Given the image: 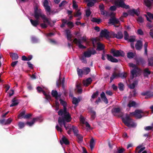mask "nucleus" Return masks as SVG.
<instances>
[{
	"label": "nucleus",
	"instance_id": "obj_9",
	"mask_svg": "<svg viewBox=\"0 0 153 153\" xmlns=\"http://www.w3.org/2000/svg\"><path fill=\"white\" fill-rule=\"evenodd\" d=\"M111 38H116L118 39H122L123 37L122 33L120 31H118L117 33H115L114 32L111 31Z\"/></svg>",
	"mask_w": 153,
	"mask_h": 153
},
{
	"label": "nucleus",
	"instance_id": "obj_10",
	"mask_svg": "<svg viewBox=\"0 0 153 153\" xmlns=\"http://www.w3.org/2000/svg\"><path fill=\"white\" fill-rule=\"evenodd\" d=\"M141 95L143 96H146V97H145V99H148L149 98L153 97V91H147L143 92L141 93Z\"/></svg>",
	"mask_w": 153,
	"mask_h": 153
},
{
	"label": "nucleus",
	"instance_id": "obj_34",
	"mask_svg": "<svg viewBox=\"0 0 153 153\" xmlns=\"http://www.w3.org/2000/svg\"><path fill=\"white\" fill-rule=\"evenodd\" d=\"M86 57H85L83 55L79 56V59L82 62L85 64L87 63V60L85 58Z\"/></svg>",
	"mask_w": 153,
	"mask_h": 153
},
{
	"label": "nucleus",
	"instance_id": "obj_57",
	"mask_svg": "<svg viewBox=\"0 0 153 153\" xmlns=\"http://www.w3.org/2000/svg\"><path fill=\"white\" fill-rule=\"evenodd\" d=\"M135 39V36H132L130 37V38L128 39V41L129 42H134Z\"/></svg>",
	"mask_w": 153,
	"mask_h": 153
},
{
	"label": "nucleus",
	"instance_id": "obj_52",
	"mask_svg": "<svg viewBox=\"0 0 153 153\" xmlns=\"http://www.w3.org/2000/svg\"><path fill=\"white\" fill-rule=\"evenodd\" d=\"M82 13L80 11V10H78L74 14V16L75 17H79L81 15Z\"/></svg>",
	"mask_w": 153,
	"mask_h": 153
},
{
	"label": "nucleus",
	"instance_id": "obj_45",
	"mask_svg": "<svg viewBox=\"0 0 153 153\" xmlns=\"http://www.w3.org/2000/svg\"><path fill=\"white\" fill-rule=\"evenodd\" d=\"M90 112L91 113V118L92 120H93L96 117V112L92 109H91Z\"/></svg>",
	"mask_w": 153,
	"mask_h": 153
},
{
	"label": "nucleus",
	"instance_id": "obj_38",
	"mask_svg": "<svg viewBox=\"0 0 153 153\" xmlns=\"http://www.w3.org/2000/svg\"><path fill=\"white\" fill-rule=\"evenodd\" d=\"M91 50L85 51L83 53V55L85 56V57H89L91 55Z\"/></svg>",
	"mask_w": 153,
	"mask_h": 153
},
{
	"label": "nucleus",
	"instance_id": "obj_24",
	"mask_svg": "<svg viewBox=\"0 0 153 153\" xmlns=\"http://www.w3.org/2000/svg\"><path fill=\"white\" fill-rule=\"evenodd\" d=\"M75 136L76 137V140L78 143H81L82 142L83 137L81 134L79 133Z\"/></svg>",
	"mask_w": 153,
	"mask_h": 153
},
{
	"label": "nucleus",
	"instance_id": "obj_33",
	"mask_svg": "<svg viewBox=\"0 0 153 153\" xmlns=\"http://www.w3.org/2000/svg\"><path fill=\"white\" fill-rule=\"evenodd\" d=\"M145 5L148 8H150L152 4V2L149 0H144Z\"/></svg>",
	"mask_w": 153,
	"mask_h": 153
},
{
	"label": "nucleus",
	"instance_id": "obj_55",
	"mask_svg": "<svg viewBox=\"0 0 153 153\" xmlns=\"http://www.w3.org/2000/svg\"><path fill=\"white\" fill-rule=\"evenodd\" d=\"M62 24L61 25L60 27L61 28H63L65 26V24L67 23V20L65 19H62Z\"/></svg>",
	"mask_w": 153,
	"mask_h": 153
},
{
	"label": "nucleus",
	"instance_id": "obj_30",
	"mask_svg": "<svg viewBox=\"0 0 153 153\" xmlns=\"http://www.w3.org/2000/svg\"><path fill=\"white\" fill-rule=\"evenodd\" d=\"M117 77H119V73L117 74L115 72H114L110 77V82H111L114 78Z\"/></svg>",
	"mask_w": 153,
	"mask_h": 153
},
{
	"label": "nucleus",
	"instance_id": "obj_49",
	"mask_svg": "<svg viewBox=\"0 0 153 153\" xmlns=\"http://www.w3.org/2000/svg\"><path fill=\"white\" fill-rule=\"evenodd\" d=\"M86 1L88 2L87 3V6L89 7H92L94 5V3L93 2L90 1L89 0H87Z\"/></svg>",
	"mask_w": 153,
	"mask_h": 153
},
{
	"label": "nucleus",
	"instance_id": "obj_31",
	"mask_svg": "<svg viewBox=\"0 0 153 153\" xmlns=\"http://www.w3.org/2000/svg\"><path fill=\"white\" fill-rule=\"evenodd\" d=\"M148 66L153 67V56H152L148 59Z\"/></svg>",
	"mask_w": 153,
	"mask_h": 153
},
{
	"label": "nucleus",
	"instance_id": "obj_18",
	"mask_svg": "<svg viewBox=\"0 0 153 153\" xmlns=\"http://www.w3.org/2000/svg\"><path fill=\"white\" fill-rule=\"evenodd\" d=\"M65 82V78H63L62 81L60 77H59L58 81L56 82V85L58 87H59L60 85H62V87L63 88L64 86V83Z\"/></svg>",
	"mask_w": 153,
	"mask_h": 153
},
{
	"label": "nucleus",
	"instance_id": "obj_48",
	"mask_svg": "<svg viewBox=\"0 0 153 153\" xmlns=\"http://www.w3.org/2000/svg\"><path fill=\"white\" fill-rule=\"evenodd\" d=\"M127 56L128 58L131 59L134 57V55L133 53L132 52H129L127 53Z\"/></svg>",
	"mask_w": 153,
	"mask_h": 153
},
{
	"label": "nucleus",
	"instance_id": "obj_7",
	"mask_svg": "<svg viewBox=\"0 0 153 153\" xmlns=\"http://www.w3.org/2000/svg\"><path fill=\"white\" fill-rule=\"evenodd\" d=\"M111 31L109 32L107 30L104 29L101 31L100 35L102 37H104L107 39L111 38Z\"/></svg>",
	"mask_w": 153,
	"mask_h": 153
},
{
	"label": "nucleus",
	"instance_id": "obj_3",
	"mask_svg": "<svg viewBox=\"0 0 153 153\" xmlns=\"http://www.w3.org/2000/svg\"><path fill=\"white\" fill-rule=\"evenodd\" d=\"M126 0H111V1L117 7L126 9H128L130 8L128 5H126L124 1Z\"/></svg>",
	"mask_w": 153,
	"mask_h": 153
},
{
	"label": "nucleus",
	"instance_id": "obj_36",
	"mask_svg": "<svg viewBox=\"0 0 153 153\" xmlns=\"http://www.w3.org/2000/svg\"><path fill=\"white\" fill-rule=\"evenodd\" d=\"M71 129L73 131L74 136L79 134V131L77 127L74 126H72Z\"/></svg>",
	"mask_w": 153,
	"mask_h": 153
},
{
	"label": "nucleus",
	"instance_id": "obj_6",
	"mask_svg": "<svg viewBox=\"0 0 153 153\" xmlns=\"http://www.w3.org/2000/svg\"><path fill=\"white\" fill-rule=\"evenodd\" d=\"M111 53H112L113 56L114 57H123L125 55L124 52L122 51L116 50L114 48H112L111 50Z\"/></svg>",
	"mask_w": 153,
	"mask_h": 153
},
{
	"label": "nucleus",
	"instance_id": "obj_23",
	"mask_svg": "<svg viewBox=\"0 0 153 153\" xmlns=\"http://www.w3.org/2000/svg\"><path fill=\"white\" fill-rule=\"evenodd\" d=\"M92 82V80L91 78L89 77L87 78L86 80L83 81V84L84 86H88Z\"/></svg>",
	"mask_w": 153,
	"mask_h": 153
},
{
	"label": "nucleus",
	"instance_id": "obj_2",
	"mask_svg": "<svg viewBox=\"0 0 153 153\" xmlns=\"http://www.w3.org/2000/svg\"><path fill=\"white\" fill-rule=\"evenodd\" d=\"M122 120L123 122L127 127H135L137 126V124L127 114L125 118H122Z\"/></svg>",
	"mask_w": 153,
	"mask_h": 153
},
{
	"label": "nucleus",
	"instance_id": "obj_35",
	"mask_svg": "<svg viewBox=\"0 0 153 153\" xmlns=\"http://www.w3.org/2000/svg\"><path fill=\"white\" fill-rule=\"evenodd\" d=\"M104 47L102 44L98 43L97 44V50L98 51H102L104 49Z\"/></svg>",
	"mask_w": 153,
	"mask_h": 153
},
{
	"label": "nucleus",
	"instance_id": "obj_29",
	"mask_svg": "<svg viewBox=\"0 0 153 153\" xmlns=\"http://www.w3.org/2000/svg\"><path fill=\"white\" fill-rule=\"evenodd\" d=\"M10 56L13 60H17L19 58L18 55L16 53H10Z\"/></svg>",
	"mask_w": 153,
	"mask_h": 153
},
{
	"label": "nucleus",
	"instance_id": "obj_8",
	"mask_svg": "<svg viewBox=\"0 0 153 153\" xmlns=\"http://www.w3.org/2000/svg\"><path fill=\"white\" fill-rule=\"evenodd\" d=\"M143 114L144 113L142 110L137 109L131 113L130 114L131 116H134L137 119H140L142 117L141 114Z\"/></svg>",
	"mask_w": 153,
	"mask_h": 153
},
{
	"label": "nucleus",
	"instance_id": "obj_17",
	"mask_svg": "<svg viewBox=\"0 0 153 153\" xmlns=\"http://www.w3.org/2000/svg\"><path fill=\"white\" fill-rule=\"evenodd\" d=\"M43 6L46 10L48 12H51L50 7L48 5V2L47 0H45L43 3Z\"/></svg>",
	"mask_w": 153,
	"mask_h": 153
},
{
	"label": "nucleus",
	"instance_id": "obj_40",
	"mask_svg": "<svg viewBox=\"0 0 153 153\" xmlns=\"http://www.w3.org/2000/svg\"><path fill=\"white\" fill-rule=\"evenodd\" d=\"M91 21L93 22H95L99 24L102 22L101 19L100 18L97 19L95 18H93L91 19Z\"/></svg>",
	"mask_w": 153,
	"mask_h": 153
},
{
	"label": "nucleus",
	"instance_id": "obj_16",
	"mask_svg": "<svg viewBox=\"0 0 153 153\" xmlns=\"http://www.w3.org/2000/svg\"><path fill=\"white\" fill-rule=\"evenodd\" d=\"M106 56L107 57V59L108 60L112 62L116 63L118 62V60L117 59L114 58L111 55L107 54Z\"/></svg>",
	"mask_w": 153,
	"mask_h": 153
},
{
	"label": "nucleus",
	"instance_id": "obj_51",
	"mask_svg": "<svg viewBox=\"0 0 153 153\" xmlns=\"http://www.w3.org/2000/svg\"><path fill=\"white\" fill-rule=\"evenodd\" d=\"M120 109L119 108H114L112 109V111L115 113H118L120 112Z\"/></svg>",
	"mask_w": 153,
	"mask_h": 153
},
{
	"label": "nucleus",
	"instance_id": "obj_28",
	"mask_svg": "<svg viewBox=\"0 0 153 153\" xmlns=\"http://www.w3.org/2000/svg\"><path fill=\"white\" fill-rule=\"evenodd\" d=\"M80 101V100L79 99H78L75 97L73 98L72 103L75 105L74 108L77 106L78 103Z\"/></svg>",
	"mask_w": 153,
	"mask_h": 153
},
{
	"label": "nucleus",
	"instance_id": "obj_27",
	"mask_svg": "<svg viewBox=\"0 0 153 153\" xmlns=\"http://www.w3.org/2000/svg\"><path fill=\"white\" fill-rule=\"evenodd\" d=\"M39 119V118L37 117L36 118H33L31 121V122H27L26 124L27 125H29L30 126H32L34 123Z\"/></svg>",
	"mask_w": 153,
	"mask_h": 153
},
{
	"label": "nucleus",
	"instance_id": "obj_21",
	"mask_svg": "<svg viewBox=\"0 0 153 153\" xmlns=\"http://www.w3.org/2000/svg\"><path fill=\"white\" fill-rule=\"evenodd\" d=\"M100 97L102 100L106 104L108 103V99L106 97L105 93L103 92H102L100 94Z\"/></svg>",
	"mask_w": 153,
	"mask_h": 153
},
{
	"label": "nucleus",
	"instance_id": "obj_4",
	"mask_svg": "<svg viewBox=\"0 0 153 153\" xmlns=\"http://www.w3.org/2000/svg\"><path fill=\"white\" fill-rule=\"evenodd\" d=\"M128 65L130 67L133 68L131 71V73L132 76V78L134 76H137V74H138L140 71V69L136 65L131 63H128Z\"/></svg>",
	"mask_w": 153,
	"mask_h": 153
},
{
	"label": "nucleus",
	"instance_id": "obj_12",
	"mask_svg": "<svg viewBox=\"0 0 153 153\" xmlns=\"http://www.w3.org/2000/svg\"><path fill=\"white\" fill-rule=\"evenodd\" d=\"M44 15L41 13L40 10H39L37 7L35 9L34 16L36 19L39 20V17L42 18Z\"/></svg>",
	"mask_w": 153,
	"mask_h": 153
},
{
	"label": "nucleus",
	"instance_id": "obj_15",
	"mask_svg": "<svg viewBox=\"0 0 153 153\" xmlns=\"http://www.w3.org/2000/svg\"><path fill=\"white\" fill-rule=\"evenodd\" d=\"M143 44L141 40H138L135 45V48L137 50L140 51L142 48Z\"/></svg>",
	"mask_w": 153,
	"mask_h": 153
},
{
	"label": "nucleus",
	"instance_id": "obj_59",
	"mask_svg": "<svg viewBox=\"0 0 153 153\" xmlns=\"http://www.w3.org/2000/svg\"><path fill=\"white\" fill-rule=\"evenodd\" d=\"M90 71V69L89 68H87L84 70V74L86 75L88 74Z\"/></svg>",
	"mask_w": 153,
	"mask_h": 153
},
{
	"label": "nucleus",
	"instance_id": "obj_46",
	"mask_svg": "<svg viewBox=\"0 0 153 153\" xmlns=\"http://www.w3.org/2000/svg\"><path fill=\"white\" fill-rule=\"evenodd\" d=\"M26 111L25 110H23L22 112H21L18 116V118L20 119L23 118V117L25 116Z\"/></svg>",
	"mask_w": 153,
	"mask_h": 153
},
{
	"label": "nucleus",
	"instance_id": "obj_53",
	"mask_svg": "<svg viewBox=\"0 0 153 153\" xmlns=\"http://www.w3.org/2000/svg\"><path fill=\"white\" fill-rule=\"evenodd\" d=\"M141 146H139L136 148V150H138L139 149H140L138 152V153H140L141 152L143 151L144 149H145V147H143L141 148Z\"/></svg>",
	"mask_w": 153,
	"mask_h": 153
},
{
	"label": "nucleus",
	"instance_id": "obj_61",
	"mask_svg": "<svg viewBox=\"0 0 153 153\" xmlns=\"http://www.w3.org/2000/svg\"><path fill=\"white\" fill-rule=\"evenodd\" d=\"M73 7L74 9H76L78 8V6L75 1H73Z\"/></svg>",
	"mask_w": 153,
	"mask_h": 153
},
{
	"label": "nucleus",
	"instance_id": "obj_1",
	"mask_svg": "<svg viewBox=\"0 0 153 153\" xmlns=\"http://www.w3.org/2000/svg\"><path fill=\"white\" fill-rule=\"evenodd\" d=\"M63 117H59L58 119V122L61 127H62L63 126L65 127L66 125V122H69L71 120L70 114L69 113L66 114H63Z\"/></svg>",
	"mask_w": 153,
	"mask_h": 153
},
{
	"label": "nucleus",
	"instance_id": "obj_41",
	"mask_svg": "<svg viewBox=\"0 0 153 153\" xmlns=\"http://www.w3.org/2000/svg\"><path fill=\"white\" fill-rule=\"evenodd\" d=\"M127 73L126 72L119 73V77L123 79L127 77Z\"/></svg>",
	"mask_w": 153,
	"mask_h": 153
},
{
	"label": "nucleus",
	"instance_id": "obj_5",
	"mask_svg": "<svg viewBox=\"0 0 153 153\" xmlns=\"http://www.w3.org/2000/svg\"><path fill=\"white\" fill-rule=\"evenodd\" d=\"M60 103L63 106V109H60L58 112V114L60 116H62L63 114H66L69 113L67 111V108L66 107L67 103L61 99L59 100Z\"/></svg>",
	"mask_w": 153,
	"mask_h": 153
},
{
	"label": "nucleus",
	"instance_id": "obj_14",
	"mask_svg": "<svg viewBox=\"0 0 153 153\" xmlns=\"http://www.w3.org/2000/svg\"><path fill=\"white\" fill-rule=\"evenodd\" d=\"M51 94L52 96L54 97L56 100H58L59 98H60L62 95L61 93H59L56 90H54L52 91Z\"/></svg>",
	"mask_w": 153,
	"mask_h": 153
},
{
	"label": "nucleus",
	"instance_id": "obj_63",
	"mask_svg": "<svg viewBox=\"0 0 153 153\" xmlns=\"http://www.w3.org/2000/svg\"><path fill=\"white\" fill-rule=\"evenodd\" d=\"M32 114H28L25 115L23 117V118L25 119H28L32 116Z\"/></svg>",
	"mask_w": 153,
	"mask_h": 153
},
{
	"label": "nucleus",
	"instance_id": "obj_64",
	"mask_svg": "<svg viewBox=\"0 0 153 153\" xmlns=\"http://www.w3.org/2000/svg\"><path fill=\"white\" fill-rule=\"evenodd\" d=\"M136 85L135 82H134L132 84H130L129 87L131 89H133L134 88Z\"/></svg>",
	"mask_w": 153,
	"mask_h": 153
},
{
	"label": "nucleus",
	"instance_id": "obj_13",
	"mask_svg": "<svg viewBox=\"0 0 153 153\" xmlns=\"http://www.w3.org/2000/svg\"><path fill=\"white\" fill-rule=\"evenodd\" d=\"M73 42L76 45H78V47L80 49H85L86 47L82 45L81 43H82L81 40L80 39H77L76 38H75Z\"/></svg>",
	"mask_w": 153,
	"mask_h": 153
},
{
	"label": "nucleus",
	"instance_id": "obj_37",
	"mask_svg": "<svg viewBox=\"0 0 153 153\" xmlns=\"http://www.w3.org/2000/svg\"><path fill=\"white\" fill-rule=\"evenodd\" d=\"M99 92L98 91H97L95 92L92 95L91 99V100L92 101H93V99L96 98L99 95Z\"/></svg>",
	"mask_w": 153,
	"mask_h": 153
},
{
	"label": "nucleus",
	"instance_id": "obj_26",
	"mask_svg": "<svg viewBox=\"0 0 153 153\" xmlns=\"http://www.w3.org/2000/svg\"><path fill=\"white\" fill-rule=\"evenodd\" d=\"M65 31L68 40L71 41V40L72 35L71 34V31L68 29H67L65 30Z\"/></svg>",
	"mask_w": 153,
	"mask_h": 153
},
{
	"label": "nucleus",
	"instance_id": "obj_44",
	"mask_svg": "<svg viewBox=\"0 0 153 153\" xmlns=\"http://www.w3.org/2000/svg\"><path fill=\"white\" fill-rule=\"evenodd\" d=\"M94 141L93 138H92L90 141V146L91 149L92 150L94 147Z\"/></svg>",
	"mask_w": 153,
	"mask_h": 153
},
{
	"label": "nucleus",
	"instance_id": "obj_62",
	"mask_svg": "<svg viewBox=\"0 0 153 153\" xmlns=\"http://www.w3.org/2000/svg\"><path fill=\"white\" fill-rule=\"evenodd\" d=\"M145 129L146 131H153V126H147L145 128Z\"/></svg>",
	"mask_w": 153,
	"mask_h": 153
},
{
	"label": "nucleus",
	"instance_id": "obj_58",
	"mask_svg": "<svg viewBox=\"0 0 153 153\" xmlns=\"http://www.w3.org/2000/svg\"><path fill=\"white\" fill-rule=\"evenodd\" d=\"M18 125L20 129H22L25 126V123L22 122H19Z\"/></svg>",
	"mask_w": 153,
	"mask_h": 153
},
{
	"label": "nucleus",
	"instance_id": "obj_42",
	"mask_svg": "<svg viewBox=\"0 0 153 153\" xmlns=\"http://www.w3.org/2000/svg\"><path fill=\"white\" fill-rule=\"evenodd\" d=\"M62 140L64 143L66 145L69 144V142L68 140L65 137L63 136L62 138Z\"/></svg>",
	"mask_w": 153,
	"mask_h": 153
},
{
	"label": "nucleus",
	"instance_id": "obj_25",
	"mask_svg": "<svg viewBox=\"0 0 153 153\" xmlns=\"http://www.w3.org/2000/svg\"><path fill=\"white\" fill-rule=\"evenodd\" d=\"M30 22L33 26L34 27H36L39 25V20L36 19L35 20H33L32 19H30Z\"/></svg>",
	"mask_w": 153,
	"mask_h": 153
},
{
	"label": "nucleus",
	"instance_id": "obj_47",
	"mask_svg": "<svg viewBox=\"0 0 153 153\" xmlns=\"http://www.w3.org/2000/svg\"><path fill=\"white\" fill-rule=\"evenodd\" d=\"M148 43L147 42H145L144 45L143 47L145 50L144 54L147 55V47H148Z\"/></svg>",
	"mask_w": 153,
	"mask_h": 153
},
{
	"label": "nucleus",
	"instance_id": "obj_60",
	"mask_svg": "<svg viewBox=\"0 0 153 153\" xmlns=\"http://www.w3.org/2000/svg\"><path fill=\"white\" fill-rule=\"evenodd\" d=\"M66 24L68 26L71 28L74 27L73 23L71 22H69L67 23V22Z\"/></svg>",
	"mask_w": 153,
	"mask_h": 153
},
{
	"label": "nucleus",
	"instance_id": "obj_50",
	"mask_svg": "<svg viewBox=\"0 0 153 153\" xmlns=\"http://www.w3.org/2000/svg\"><path fill=\"white\" fill-rule=\"evenodd\" d=\"M132 12L133 13L134 15L135 14L137 16H138L140 15V12L137 10H135L133 9L132 10Z\"/></svg>",
	"mask_w": 153,
	"mask_h": 153
},
{
	"label": "nucleus",
	"instance_id": "obj_39",
	"mask_svg": "<svg viewBox=\"0 0 153 153\" xmlns=\"http://www.w3.org/2000/svg\"><path fill=\"white\" fill-rule=\"evenodd\" d=\"M77 74L79 76L82 77L83 74H84V71L81 69H79L78 68L77 70Z\"/></svg>",
	"mask_w": 153,
	"mask_h": 153
},
{
	"label": "nucleus",
	"instance_id": "obj_20",
	"mask_svg": "<svg viewBox=\"0 0 153 153\" xmlns=\"http://www.w3.org/2000/svg\"><path fill=\"white\" fill-rule=\"evenodd\" d=\"M12 103L10 105V107H12L17 105L19 103V102L18 100L16 98H13L12 100Z\"/></svg>",
	"mask_w": 153,
	"mask_h": 153
},
{
	"label": "nucleus",
	"instance_id": "obj_43",
	"mask_svg": "<svg viewBox=\"0 0 153 153\" xmlns=\"http://www.w3.org/2000/svg\"><path fill=\"white\" fill-rule=\"evenodd\" d=\"M136 105L135 102L134 101H130L127 105V106L129 108L134 106Z\"/></svg>",
	"mask_w": 153,
	"mask_h": 153
},
{
	"label": "nucleus",
	"instance_id": "obj_11",
	"mask_svg": "<svg viewBox=\"0 0 153 153\" xmlns=\"http://www.w3.org/2000/svg\"><path fill=\"white\" fill-rule=\"evenodd\" d=\"M135 60L136 64L137 65H141L144 67L146 63V62L145 59L142 57H139L136 58Z\"/></svg>",
	"mask_w": 153,
	"mask_h": 153
},
{
	"label": "nucleus",
	"instance_id": "obj_54",
	"mask_svg": "<svg viewBox=\"0 0 153 153\" xmlns=\"http://www.w3.org/2000/svg\"><path fill=\"white\" fill-rule=\"evenodd\" d=\"M129 37V35L126 31H124V39L126 40H128V38Z\"/></svg>",
	"mask_w": 153,
	"mask_h": 153
},
{
	"label": "nucleus",
	"instance_id": "obj_19",
	"mask_svg": "<svg viewBox=\"0 0 153 153\" xmlns=\"http://www.w3.org/2000/svg\"><path fill=\"white\" fill-rule=\"evenodd\" d=\"M109 23L112 24V25L114 24H120V21L119 20L114 17H112L109 19Z\"/></svg>",
	"mask_w": 153,
	"mask_h": 153
},
{
	"label": "nucleus",
	"instance_id": "obj_32",
	"mask_svg": "<svg viewBox=\"0 0 153 153\" xmlns=\"http://www.w3.org/2000/svg\"><path fill=\"white\" fill-rule=\"evenodd\" d=\"M42 18L43 20V22L44 23H47L48 25H51L50 21L48 20V19L46 17V16L45 15H43Z\"/></svg>",
	"mask_w": 153,
	"mask_h": 153
},
{
	"label": "nucleus",
	"instance_id": "obj_22",
	"mask_svg": "<svg viewBox=\"0 0 153 153\" xmlns=\"http://www.w3.org/2000/svg\"><path fill=\"white\" fill-rule=\"evenodd\" d=\"M151 74V71L149 70L148 68H146L144 70L143 74L144 77H148Z\"/></svg>",
	"mask_w": 153,
	"mask_h": 153
},
{
	"label": "nucleus",
	"instance_id": "obj_56",
	"mask_svg": "<svg viewBox=\"0 0 153 153\" xmlns=\"http://www.w3.org/2000/svg\"><path fill=\"white\" fill-rule=\"evenodd\" d=\"M124 85L121 82H120L118 84V88L119 90L120 91H123L124 90Z\"/></svg>",
	"mask_w": 153,
	"mask_h": 153
}]
</instances>
